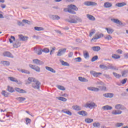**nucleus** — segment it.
I'll return each mask as SVG.
<instances>
[{"instance_id": "nucleus-12", "label": "nucleus", "mask_w": 128, "mask_h": 128, "mask_svg": "<svg viewBox=\"0 0 128 128\" xmlns=\"http://www.w3.org/2000/svg\"><path fill=\"white\" fill-rule=\"evenodd\" d=\"M68 8H69L70 10H76V12L78 10V7H76V6L74 4H71L68 5Z\"/></svg>"}, {"instance_id": "nucleus-13", "label": "nucleus", "mask_w": 128, "mask_h": 128, "mask_svg": "<svg viewBox=\"0 0 128 128\" xmlns=\"http://www.w3.org/2000/svg\"><path fill=\"white\" fill-rule=\"evenodd\" d=\"M115 108L116 110H126V108H124L122 105L120 104H117L115 106Z\"/></svg>"}, {"instance_id": "nucleus-48", "label": "nucleus", "mask_w": 128, "mask_h": 128, "mask_svg": "<svg viewBox=\"0 0 128 128\" xmlns=\"http://www.w3.org/2000/svg\"><path fill=\"white\" fill-rule=\"evenodd\" d=\"M112 58H114L115 60H118V58H120V55L114 54L112 56Z\"/></svg>"}, {"instance_id": "nucleus-64", "label": "nucleus", "mask_w": 128, "mask_h": 128, "mask_svg": "<svg viewBox=\"0 0 128 128\" xmlns=\"http://www.w3.org/2000/svg\"><path fill=\"white\" fill-rule=\"evenodd\" d=\"M55 32L57 34H60V36H62V32H60V31L58 30H55Z\"/></svg>"}, {"instance_id": "nucleus-14", "label": "nucleus", "mask_w": 128, "mask_h": 128, "mask_svg": "<svg viewBox=\"0 0 128 128\" xmlns=\"http://www.w3.org/2000/svg\"><path fill=\"white\" fill-rule=\"evenodd\" d=\"M14 89L16 92L20 94H26V91L24 90V89H20L19 88H15Z\"/></svg>"}, {"instance_id": "nucleus-11", "label": "nucleus", "mask_w": 128, "mask_h": 128, "mask_svg": "<svg viewBox=\"0 0 128 128\" xmlns=\"http://www.w3.org/2000/svg\"><path fill=\"white\" fill-rule=\"evenodd\" d=\"M66 52V48H64V49H60L58 50V52L57 54L58 56H61L62 54H64V52Z\"/></svg>"}, {"instance_id": "nucleus-18", "label": "nucleus", "mask_w": 128, "mask_h": 128, "mask_svg": "<svg viewBox=\"0 0 128 128\" xmlns=\"http://www.w3.org/2000/svg\"><path fill=\"white\" fill-rule=\"evenodd\" d=\"M94 106H97L94 102L86 104V108H92Z\"/></svg>"}, {"instance_id": "nucleus-34", "label": "nucleus", "mask_w": 128, "mask_h": 128, "mask_svg": "<svg viewBox=\"0 0 128 128\" xmlns=\"http://www.w3.org/2000/svg\"><path fill=\"white\" fill-rule=\"evenodd\" d=\"M84 56L86 58H90V54H88V52L87 51H84Z\"/></svg>"}, {"instance_id": "nucleus-36", "label": "nucleus", "mask_w": 128, "mask_h": 128, "mask_svg": "<svg viewBox=\"0 0 128 128\" xmlns=\"http://www.w3.org/2000/svg\"><path fill=\"white\" fill-rule=\"evenodd\" d=\"M35 30H37L38 32H40V30H44V28H42V27H38L35 26L34 28Z\"/></svg>"}, {"instance_id": "nucleus-43", "label": "nucleus", "mask_w": 128, "mask_h": 128, "mask_svg": "<svg viewBox=\"0 0 128 128\" xmlns=\"http://www.w3.org/2000/svg\"><path fill=\"white\" fill-rule=\"evenodd\" d=\"M105 40H112V37L110 35H107L106 36L104 37Z\"/></svg>"}, {"instance_id": "nucleus-24", "label": "nucleus", "mask_w": 128, "mask_h": 128, "mask_svg": "<svg viewBox=\"0 0 128 128\" xmlns=\"http://www.w3.org/2000/svg\"><path fill=\"white\" fill-rule=\"evenodd\" d=\"M72 108L74 110H77L78 112V110H82V107H80V106H78V105L73 106H72Z\"/></svg>"}, {"instance_id": "nucleus-16", "label": "nucleus", "mask_w": 128, "mask_h": 128, "mask_svg": "<svg viewBox=\"0 0 128 128\" xmlns=\"http://www.w3.org/2000/svg\"><path fill=\"white\" fill-rule=\"evenodd\" d=\"M50 18H51V20H58L60 18V17L58 15H50Z\"/></svg>"}, {"instance_id": "nucleus-58", "label": "nucleus", "mask_w": 128, "mask_h": 128, "mask_svg": "<svg viewBox=\"0 0 128 128\" xmlns=\"http://www.w3.org/2000/svg\"><path fill=\"white\" fill-rule=\"evenodd\" d=\"M96 32V30L94 29H92V32H90V36H92V34H94Z\"/></svg>"}, {"instance_id": "nucleus-62", "label": "nucleus", "mask_w": 128, "mask_h": 128, "mask_svg": "<svg viewBox=\"0 0 128 128\" xmlns=\"http://www.w3.org/2000/svg\"><path fill=\"white\" fill-rule=\"evenodd\" d=\"M114 97V94L112 93H108V98H112Z\"/></svg>"}, {"instance_id": "nucleus-54", "label": "nucleus", "mask_w": 128, "mask_h": 128, "mask_svg": "<svg viewBox=\"0 0 128 128\" xmlns=\"http://www.w3.org/2000/svg\"><path fill=\"white\" fill-rule=\"evenodd\" d=\"M43 52H45L46 54H48V52H50V50L48 48H44L42 50Z\"/></svg>"}, {"instance_id": "nucleus-3", "label": "nucleus", "mask_w": 128, "mask_h": 128, "mask_svg": "<svg viewBox=\"0 0 128 128\" xmlns=\"http://www.w3.org/2000/svg\"><path fill=\"white\" fill-rule=\"evenodd\" d=\"M98 88H96L94 87H88V90H91V92H98V90H106V86H98Z\"/></svg>"}, {"instance_id": "nucleus-61", "label": "nucleus", "mask_w": 128, "mask_h": 128, "mask_svg": "<svg viewBox=\"0 0 128 128\" xmlns=\"http://www.w3.org/2000/svg\"><path fill=\"white\" fill-rule=\"evenodd\" d=\"M42 52H44L43 50L40 49L39 51L38 52L37 54L40 56V54H42Z\"/></svg>"}, {"instance_id": "nucleus-23", "label": "nucleus", "mask_w": 128, "mask_h": 128, "mask_svg": "<svg viewBox=\"0 0 128 128\" xmlns=\"http://www.w3.org/2000/svg\"><path fill=\"white\" fill-rule=\"evenodd\" d=\"M92 50L94 52H100V46H94L92 48Z\"/></svg>"}, {"instance_id": "nucleus-44", "label": "nucleus", "mask_w": 128, "mask_h": 128, "mask_svg": "<svg viewBox=\"0 0 128 128\" xmlns=\"http://www.w3.org/2000/svg\"><path fill=\"white\" fill-rule=\"evenodd\" d=\"M107 68H108V70H116V66H113L112 64L108 66Z\"/></svg>"}, {"instance_id": "nucleus-40", "label": "nucleus", "mask_w": 128, "mask_h": 128, "mask_svg": "<svg viewBox=\"0 0 128 128\" xmlns=\"http://www.w3.org/2000/svg\"><path fill=\"white\" fill-rule=\"evenodd\" d=\"M0 64H4V66H10V62L2 60L1 61Z\"/></svg>"}, {"instance_id": "nucleus-53", "label": "nucleus", "mask_w": 128, "mask_h": 128, "mask_svg": "<svg viewBox=\"0 0 128 128\" xmlns=\"http://www.w3.org/2000/svg\"><path fill=\"white\" fill-rule=\"evenodd\" d=\"M58 100H61L62 102H66L67 100L66 98L64 97H59Z\"/></svg>"}, {"instance_id": "nucleus-45", "label": "nucleus", "mask_w": 128, "mask_h": 128, "mask_svg": "<svg viewBox=\"0 0 128 128\" xmlns=\"http://www.w3.org/2000/svg\"><path fill=\"white\" fill-rule=\"evenodd\" d=\"M113 75L116 78H120L122 76H120V74H118V73L114 72H113Z\"/></svg>"}, {"instance_id": "nucleus-38", "label": "nucleus", "mask_w": 128, "mask_h": 128, "mask_svg": "<svg viewBox=\"0 0 128 128\" xmlns=\"http://www.w3.org/2000/svg\"><path fill=\"white\" fill-rule=\"evenodd\" d=\"M62 112H64V114H68V116H72V112H70V110H62Z\"/></svg>"}, {"instance_id": "nucleus-10", "label": "nucleus", "mask_w": 128, "mask_h": 128, "mask_svg": "<svg viewBox=\"0 0 128 128\" xmlns=\"http://www.w3.org/2000/svg\"><path fill=\"white\" fill-rule=\"evenodd\" d=\"M104 36L103 34H96L95 36L91 40L90 42H94V40H98V38H102Z\"/></svg>"}, {"instance_id": "nucleus-28", "label": "nucleus", "mask_w": 128, "mask_h": 128, "mask_svg": "<svg viewBox=\"0 0 128 128\" xmlns=\"http://www.w3.org/2000/svg\"><path fill=\"white\" fill-rule=\"evenodd\" d=\"M122 112L118 110H113L112 112V114H114V115H116V114H121Z\"/></svg>"}, {"instance_id": "nucleus-57", "label": "nucleus", "mask_w": 128, "mask_h": 128, "mask_svg": "<svg viewBox=\"0 0 128 128\" xmlns=\"http://www.w3.org/2000/svg\"><path fill=\"white\" fill-rule=\"evenodd\" d=\"M68 12L69 14H76V12H74L70 9V10H68Z\"/></svg>"}, {"instance_id": "nucleus-35", "label": "nucleus", "mask_w": 128, "mask_h": 128, "mask_svg": "<svg viewBox=\"0 0 128 128\" xmlns=\"http://www.w3.org/2000/svg\"><path fill=\"white\" fill-rule=\"evenodd\" d=\"M16 100H18L20 102H24V100H26V98L24 97H18L16 98Z\"/></svg>"}, {"instance_id": "nucleus-49", "label": "nucleus", "mask_w": 128, "mask_h": 128, "mask_svg": "<svg viewBox=\"0 0 128 128\" xmlns=\"http://www.w3.org/2000/svg\"><path fill=\"white\" fill-rule=\"evenodd\" d=\"M57 88L59 90H66V88H64V86H62L60 85H58V86H57Z\"/></svg>"}, {"instance_id": "nucleus-25", "label": "nucleus", "mask_w": 128, "mask_h": 128, "mask_svg": "<svg viewBox=\"0 0 128 128\" xmlns=\"http://www.w3.org/2000/svg\"><path fill=\"white\" fill-rule=\"evenodd\" d=\"M46 69L47 70H48L49 72H53V74H56V70H54V68H50V67H48V66H46L45 67Z\"/></svg>"}, {"instance_id": "nucleus-60", "label": "nucleus", "mask_w": 128, "mask_h": 128, "mask_svg": "<svg viewBox=\"0 0 128 128\" xmlns=\"http://www.w3.org/2000/svg\"><path fill=\"white\" fill-rule=\"evenodd\" d=\"M126 80H128V79L126 78L124 79L121 81V84H124L126 82Z\"/></svg>"}, {"instance_id": "nucleus-33", "label": "nucleus", "mask_w": 128, "mask_h": 128, "mask_svg": "<svg viewBox=\"0 0 128 128\" xmlns=\"http://www.w3.org/2000/svg\"><path fill=\"white\" fill-rule=\"evenodd\" d=\"M105 30L107 31V32L109 34H112V32H114V30L113 29L110 28H106Z\"/></svg>"}, {"instance_id": "nucleus-55", "label": "nucleus", "mask_w": 128, "mask_h": 128, "mask_svg": "<svg viewBox=\"0 0 128 128\" xmlns=\"http://www.w3.org/2000/svg\"><path fill=\"white\" fill-rule=\"evenodd\" d=\"M22 22H24V24H30V22L28 21V20H23Z\"/></svg>"}, {"instance_id": "nucleus-59", "label": "nucleus", "mask_w": 128, "mask_h": 128, "mask_svg": "<svg viewBox=\"0 0 128 128\" xmlns=\"http://www.w3.org/2000/svg\"><path fill=\"white\" fill-rule=\"evenodd\" d=\"M30 122H32V120L28 118H26V124H30Z\"/></svg>"}, {"instance_id": "nucleus-7", "label": "nucleus", "mask_w": 128, "mask_h": 128, "mask_svg": "<svg viewBox=\"0 0 128 128\" xmlns=\"http://www.w3.org/2000/svg\"><path fill=\"white\" fill-rule=\"evenodd\" d=\"M111 20L112 22H114V24H119L120 26H124V24H122V22L118 19L112 18Z\"/></svg>"}, {"instance_id": "nucleus-46", "label": "nucleus", "mask_w": 128, "mask_h": 128, "mask_svg": "<svg viewBox=\"0 0 128 128\" xmlns=\"http://www.w3.org/2000/svg\"><path fill=\"white\" fill-rule=\"evenodd\" d=\"M124 126V123L117 122L115 124V126H116V128H120V126Z\"/></svg>"}, {"instance_id": "nucleus-19", "label": "nucleus", "mask_w": 128, "mask_h": 128, "mask_svg": "<svg viewBox=\"0 0 128 128\" xmlns=\"http://www.w3.org/2000/svg\"><path fill=\"white\" fill-rule=\"evenodd\" d=\"M78 114L82 116H88V112L84 110H82L78 112Z\"/></svg>"}, {"instance_id": "nucleus-31", "label": "nucleus", "mask_w": 128, "mask_h": 128, "mask_svg": "<svg viewBox=\"0 0 128 128\" xmlns=\"http://www.w3.org/2000/svg\"><path fill=\"white\" fill-rule=\"evenodd\" d=\"M86 16L88 20H96V18L94 17L90 14H87Z\"/></svg>"}, {"instance_id": "nucleus-41", "label": "nucleus", "mask_w": 128, "mask_h": 128, "mask_svg": "<svg viewBox=\"0 0 128 128\" xmlns=\"http://www.w3.org/2000/svg\"><path fill=\"white\" fill-rule=\"evenodd\" d=\"M92 126L94 128H100V122H94Z\"/></svg>"}, {"instance_id": "nucleus-63", "label": "nucleus", "mask_w": 128, "mask_h": 128, "mask_svg": "<svg viewBox=\"0 0 128 128\" xmlns=\"http://www.w3.org/2000/svg\"><path fill=\"white\" fill-rule=\"evenodd\" d=\"M70 10V8L68 7V8H64V10L65 12H68V10Z\"/></svg>"}, {"instance_id": "nucleus-6", "label": "nucleus", "mask_w": 128, "mask_h": 128, "mask_svg": "<svg viewBox=\"0 0 128 128\" xmlns=\"http://www.w3.org/2000/svg\"><path fill=\"white\" fill-rule=\"evenodd\" d=\"M32 62L35 64H37L38 66H42L44 64V62L38 59H34L32 60Z\"/></svg>"}, {"instance_id": "nucleus-15", "label": "nucleus", "mask_w": 128, "mask_h": 128, "mask_svg": "<svg viewBox=\"0 0 128 128\" xmlns=\"http://www.w3.org/2000/svg\"><path fill=\"white\" fill-rule=\"evenodd\" d=\"M19 38L20 40H22V42H25V40H28V37L26 36H24L22 35H19Z\"/></svg>"}, {"instance_id": "nucleus-20", "label": "nucleus", "mask_w": 128, "mask_h": 128, "mask_svg": "<svg viewBox=\"0 0 128 128\" xmlns=\"http://www.w3.org/2000/svg\"><path fill=\"white\" fill-rule=\"evenodd\" d=\"M116 6H118V8H122V6H126V3L124 2H118L116 4Z\"/></svg>"}, {"instance_id": "nucleus-1", "label": "nucleus", "mask_w": 128, "mask_h": 128, "mask_svg": "<svg viewBox=\"0 0 128 128\" xmlns=\"http://www.w3.org/2000/svg\"><path fill=\"white\" fill-rule=\"evenodd\" d=\"M28 80L30 82H28V84L32 82H33L32 84V88H34V90H40V82L38 80L34 78L29 77L28 78Z\"/></svg>"}, {"instance_id": "nucleus-47", "label": "nucleus", "mask_w": 128, "mask_h": 128, "mask_svg": "<svg viewBox=\"0 0 128 128\" xmlns=\"http://www.w3.org/2000/svg\"><path fill=\"white\" fill-rule=\"evenodd\" d=\"M98 58V56H95L92 58L91 61L92 62H96V60H97Z\"/></svg>"}, {"instance_id": "nucleus-26", "label": "nucleus", "mask_w": 128, "mask_h": 128, "mask_svg": "<svg viewBox=\"0 0 128 128\" xmlns=\"http://www.w3.org/2000/svg\"><path fill=\"white\" fill-rule=\"evenodd\" d=\"M104 8H110L111 6H112V4L108 2H106L104 4Z\"/></svg>"}, {"instance_id": "nucleus-32", "label": "nucleus", "mask_w": 128, "mask_h": 128, "mask_svg": "<svg viewBox=\"0 0 128 128\" xmlns=\"http://www.w3.org/2000/svg\"><path fill=\"white\" fill-rule=\"evenodd\" d=\"M99 68L102 70H108V66H106L105 64H100L99 66Z\"/></svg>"}, {"instance_id": "nucleus-5", "label": "nucleus", "mask_w": 128, "mask_h": 128, "mask_svg": "<svg viewBox=\"0 0 128 128\" xmlns=\"http://www.w3.org/2000/svg\"><path fill=\"white\" fill-rule=\"evenodd\" d=\"M84 6H96L98 4L96 2H92L90 1H86L84 2Z\"/></svg>"}, {"instance_id": "nucleus-29", "label": "nucleus", "mask_w": 128, "mask_h": 128, "mask_svg": "<svg viewBox=\"0 0 128 128\" xmlns=\"http://www.w3.org/2000/svg\"><path fill=\"white\" fill-rule=\"evenodd\" d=\"M86 124H92L94 122V119L90 118H86L84 120Z\"/></svg>"}, {"instance_id": "nucleus-51", "label": "nucleus", "mask_w": 128, "mask_h": 128, "mask_svg": "<svg viewBox=\"0 0 128 128\" xmlns=\"http://www.w3.org/2000/svg\"><path fill=\"white\" fill-rule=\"evenodd\" d=\"M74 60L78 62H82V58L80 57H78L74 58Z\"/></svg>"}, {"instance_id": "nucleus-52", "label": "nucleus", "mask_w": 128, "mask_h": 128, "mask_svg": "<svg viewBox=\"0 0 128 128\" xmlns=\"http://www.w3.org/2000/svg\"><path fill=\"white\" fill-rule=\"evenodd\" d=\"M103 76H105V78H108V80H112V77H110V76L109 74H104Z\"/></svg>"}, {"instance_id": "nucleus-39", "label": "nucleus", "mask_w": 128, "mask_h": 128, "mask_svg": "<svg viewBox=\"0 0 128 128\" xmlns=\"http://www.w3.org/2000/svg\"><path fill=\"white\" fill-rule=\"evenodd\" d=\"M2 96H5L6 98H8V95L10 94L8 92H6V90H2Z\"/></svg>"}, {"instance_id": "nucleus-50", "label": "nucleus", "mask_w": 128, "mask_h": 128, "mask_svg": "<svg viewBox=\"0 0 128 128\" xmlns=\"http://www.w3.org/2000/svg\"><path fill=\"white\" fill-rule=\"evenodd\" d=\"M8 79L11 80V82H18V80H16L13 77H8Z\"/></svg>"}, {"instance_id": "nucleus-42", "label": "nucleus", "mask_w": 128, "mask_h": 128, "mask_svg": "<svg viewBox=\"0 0 128 128\" xmlns=\"http://www.w3.org/2000/svg\"><path fill=\"white\" fill-rule=\"evenodd\" d=\"M128 74V70H124L122 72V76H126V74Z\"/></svg>"}, {"instance_id": "nucleus-27", "label": "nucleus", "mask_w": 128, "mask_h": 128, "mask_svg": "<svg viewBox=\"0 0 128 128\" xmlns=\"http://www.w3.org/2000/svg\"><path fill=\"white\" fill-rule=\"evenodd\" d=\"M78 80L80 82H88V80L84 78H82V76L78 77Z\"/></svg>"}, {"instance_id": "nucleus-9", "label": "nucleus", "mask_w": 128, "mask_h": 128, "mask_svg": "<svg viewBox=\"0 0 128 128\" xmlns=\"http://www.w3.org/2000/svg\"><path fill=\"white\" fill-rule=\"evenodd\" d=\"M90 74H92L95 78H98L99 76L102 74V72H96L94 70L90 71Z\"/></svg>"}, {"instance_id": "nucleus-21", "label": "nucleus", "mask_w": 128, "mask_h": 128, "mask_svg": "<svg viewBox=\"0 0 128 128\" xmlns=\"http://www.w3.org/2000/svg\"><path fill=\"white\" fill-rule=\"evenodd\" d=\"M20 46V42L18 40H16V42L13 44V48H18Z\"/></svg>"}, {"instance_id": "nucleus-8", "label": "nucleus", "mask_w": 128, "mask_h": 128, "mask_svg": "<svg viewBox=\"0 0 128 128\" xmlns=\"http://www.w3.org/2000/svg\"><path fill=\"white\" fill-rule=\"evenodd\" d=\"M3 56H7V58H14V55L10 52H5L3 53Z\"/></svg>"}, {"instance_id": "nucleus-4", "label": "nucleus", "mask_w": 128, "mask_h": 128, "mask_svg": "<svg viewBox=\"0 0 128 128\" xmlns=\"http://www.w3.org/2000/svg\"><path fill=\"white\" fill-rule=\"evenodd\" d=\"M30 68L32 70H34L37 72H40V68L38 67V66H36V65H32V64H29Z\"/></svg>"}, {"instance_id": "nucleus-22", "label": "nucleus", "mask_w": 128, "mask_h": 128, "mask_svg": "<svg viewBox=\"0 0 128 128\" xmlns=\"http://www.w3.org/2000/svg\"><path fill=\"white\" fill-rule=\"evenodd\" d=\"M18 70L19 72H21L22 74H30V71L18 68Z\"/></svg>"}, {"instance_id": "nucleus-2", "label": "nucleus", "mask_w": 128, "mask_h": 128, "mask_svg": "<svg viewBox=\"0 0 128 128\" xmlns=\"http://www.w3.org/2000/svg\"><path fill=\"white\" fill-rule=\"evenodd\" d=\"M65 21L70 24H78V22H82V19L76 16H69V19H65Z\"/></svg>"}, {"instance_id": "nucleus-30", "label": "nucleus", "mask_w": 128, "mask_h": 128, "mask_svg": "<svg viewBox=\"0 0 128 128\" xmlns=\"http://www.w3.org/2000/svg\"><path fill=\"white\" fill-rule=\"evenodd\" d=\"M7 90L9 92H11V93L14 92V88L10 86H8Z\"/></svg>"}, {"instance_id": "nucleus-17", "label": "nucleus", "mask_w": 128, "mask_h": 128, "mask_svg": "<svg viewBox=\"0 0 128 128\" xmlns=\"http://www.w3.org/2000/svg\"><path fill=\"white\" fill-rule=\"evenodd\" d=\"M112 107L108 105H106L102 107V110H112Z\"/></svg>"}, {"instance_id": "nucleus-37", "label": "nucleus", "mask_w": 128, "mask_h": 128, "mask_svg": "<svg viewBox=\"0 0 128 128\" xmlns=\"http://www.w3.org/2000/svg\"><path fill=\"white\" fill-rule=\"evenodd\" d=\"M60 62L62 66H70V64L68 63V62H64V60H61Z\"/></svg>"}, {"instance_id": "nucleus-56", "label": "nucleus", "mask_w": 128, "mask_h": 128, "mask_svg": "<svg viewBox=\"0 0 128 128\" xmlns=\"http://www.w3.org/2000/svg\"><path fill=\"white\" fill-rule=\"evenodd\" d=\"M18 24L20 26H24V23L22 22H20V21L18 22Z\"/></svg>"}]
</instances>
